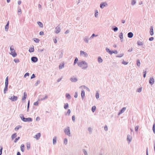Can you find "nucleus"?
Wrapping results in <instances>:
<instances>
[{"mask_svg":"<svg viewBox=\"0 0 155 155\" xmlns=\"http://www.w3.org/2000/svg\"><path fill=\"white\" fill-rule=\"evenodd\" d=\"M103 61V59H102L101 57H99L98 58V61L99 63H100L102 62Z\"/></svg>","mask_w":155,"mask_h":155,"instance_id":"26","label":"nucleus"},{"mask_svg":"<svg viewBox=\"0 0 155 155\" xmlns=\"http://www.w3.org/2000/svg\"><path fill=\"white\" fill-rule=\"evenodd\" d=\"M28 51L30 53L33 52L34 51V46H32V47L30 48Z\"/></svg>","mask_w":155,"mask_h":155,"instance_id":"20","label":"nucleus"},{"mask_svg":"<svg viewBox=\"0 0 155 155\" xmlns=\"http://www.w3.org/2000/svg\"><path fill=\"white\" fill-rule=\"evenodd\" d=\"M40 83V81L39 80H38L37 82L35 83V86H37Z\"/></svg>","mask_w":155,"mask_h":155,"instance_id":"56","label":"nucleus"},{"mask_svg":"<svg viewBox=\"0 0 155 155\" xmlns=\"http://www.w3.org/2000/svg\"><path fill=\"white\" fill-rule=\"evenodd\" d=\"M22 127V126L20 125H18L15 128V131H17L19 129V128H21Z\"/></svg>","mask_w":155,"mask_h":155,"instance_id":"33","label":"nucleus"},{"mask_svg":"<svg viewBox=\"0 0 155 155\" xmlns=\"http://www.w3.org/2000/svg\"><path fill=\"white\" fill-rule=\"evenodd\" d=\"M142 89V87H140L139 88L137 89V91L138 92L140 93Z\"/></svg>","mask_w":155,"mask_h":155,"instance_id":"41","label":"nucleus"},{"mask_svg":"<svg viewBox=\"0 0 155 155\" xmlns=\"http://www.w3.org/2000/svg\"><path fill=\"white\" fill-rule=\"evenodd\" d=\"M80 54L81 55L84 54V57H87L88 56L87 54V53H86L82 51H80Z\"/></svg>","mask_w":155,"mask_h":155,"instance_id":"12","label":"nucleus"},{"mask_svg":"<svg viewBox=\"0 0 155 155\" xmlns=\"http://www.w3.org/2000/svg\"><path fill=\"white\" fill-rule=\"evenodd\" d=\"M27 148L28 150H29L30 148V143L28 142L26 143Z\"/></svg>","mask_w":155,"mask_h":155,"instance_id":"27","label":"nucleus"},{"mask_svg":"<svg viewBox=\"0 0 155 155\" xmlns=\"http://www.w3.org/2000/svg\"><path fill=\"white\" fill-rule=\"evenodd\" d=\"M124 55V54L123 53V54H119L116 56L118 58H120L121 57H122Z\"/></svg>","mask_w":155,"mask_h":155,"instance_id":"54","label":"nucleus"},{"mask_svg":"<svg viewBox=\"0 0 155 155\" xmlns=\"http://www.w3.org/2000/svg\"><path fill=\"white\" fill-rule=\"evenodd\" d=\"M17 136L16 133H15L13 134L11 136L12 140H13Z\"/></svg>","mask_w":155,"mask_h":155,"instance_id":"24","label":"nucleus"},{"mask_svg":"<svg viewBox=\"0 0 155 155\" xmlns=\"http://www.w3.org/2000/svg\"><path fill=\"white\" fill-rule=\"evenodd\" d=\"M78 66L81 68L82 69H86L88 67V64L85 61H81L77 63Z\"/></svg>","mask_w":155,"mask_h":155,"instance_id":"1","label":"nucleus"},{"mask_svg":"<svg viewBox=\"0 0 155 155\" xmlns=\"http://www.w3.org/2000/svg\"><path fill=\"white\" fill-rule=\"evenodd\" d=\"M19 117L21 120L24 122H31L32 121V119L31 117L25 118L22 114H20Z\"/></svg>","mask_w":155,"mask_h":155,"instance_id":"2","label":"nucleus"},{"mask_svg":"<svg viewBox=\"0 0 155 155\" xmlns=\"http://www.w3.org/2000/svg\"><path fill=\"white\" fill-rule=\"evenodd\" d=\"M83 153L84 155H87V153L85 149L83 150Z\"/></svg>","mask_w":155,"mask_h":155,"instance_id":"48","label":"nucleus"},{"mask_svg":"<svg viewBox=\"0 0 155 155\" xmlns=\"http://www.w3.org/2000/svg\"><path fill=\"white\" fill-rule=\"evenodd\" d=\"M37 23L40 27H41V28L43 27V24L42 22H41L40 21H38L37 22Z\"/></svg>","mask_w":155,"mask_h":155,"instance_id":"29","label":"nucleus"},{"mask_svg":"<svg viewBox=\"0 0 155 155\" xmlns=\"http://www.w3.org/2000/svg\"><path fill=\"white\" fill-rule=\"evenodd\" d=\"M72 120H73V122H75V116H74V115H73L72 116Z\"/></svg>","mask_w":155,"mask_h":155,"instance_id":"61","label":"nucleus"},{"mask_svg":"<svg viewBox=\"0 0 155 155\" xmlns=\"http://www.w3.org/2000/svg\"><path fill=\"white\" fill-rule=\"evenodd\" d=\"M150 34L151 36H152L153 35V27L152 26H151L150 27Z\"/></svg>","mask_w":155,"mask_h":155,"instance_id":"15","label":"nucleus"},{"mask_svg":"<svg viewBox=\"0 0 155 155\" xmlns=\"http://www.w3.org/2000/svg\"><path fill=\"white\" fill-rule=\"evenodd\" d=\"M9 28V25H6L5 26V29L6 31H8Z\"/></svg>","mask_w":155,"mask_h":155,"instance_id":"42","label":"nucleus"},{"mask_svg":"<svg viewBox=\"0 0 155 155\" xmlns=\"http://www.w3.org/2000/svg\"><path fill=\"white\" fill-rule=\"evenodd\" d=\"M40 35H44V33L43 31H41L39 33Z\"/></svg>","mask_w":155,"mask_h":155,"instance_id":"64","label":"nucleus"},{"mask_svg":"<svg viewBox=\"0 0 155 155\" xmlns=\"http://www.w3.org/2000/svg\"><path fill=\"white\" fill-rule=\"evenodd\" d=\"M84 40L86 43H88L89 42V38L87 36H85L84 38Z\"/></svg>","mask_w":155,"mask_h":155,"instance_id":"22","label":"nucleus"},{"mask_svg":"<svg viewBox=\"0 0 155 155\" xmlns=\"http://www.w3.org/2000/svg\"><path fill=\"white\" fill-rule=\"evenodd\" d=\"M68 142V140L67 138H65L64 140V143L65 145H66Z\"/></svg>","mask_w":155,"mask_h":155,"instance_id":"52","label":"nucleus"},{"mask_svg":"<svg viewBox=\"0 0 155 155\" xmlns=\"http://www.w3.org/2000/svg\"><path fill=\"white\" fill-rule=\"evenodd\" d=\"M14 61L15 63H18L19 62V60L18 59H14Z\"/></svg>","mask_w":155,"mask_h":155,"instance_id":"49","label":"nucleus"},{"mask_svg":"<svg viewBox=\"0 0 155 155\" xmlns=\"http://www.w3.org/2000/svg\"><path fill=\"white\" fill-rule=\"evenodd\" d=\"M123 64H124V65H127L128 63V62H126L124 61V60L122 62V63Z\"/></svg>","mask_w":155,"mask_h":155,"instance_id":"53","label":"nucleus"},{"mask_svg":"<svg viewBox=\"0 0 155 155\" xmlns=\"http://www.w3.org/2000/svg\"><path fill=\"white\" fill-rule=\"evenodd\" d=\"M5 84H8V76H7V77H6V78L5 79Z\"/></svg>","mask_w":155,"mask_h":155,"instance_id":"37","label":"nucleus"},{"mask_svg":"<svg viewBox=\"0 0 155 155\" xmlns=\"http://www.w3.org/2000/svg\"><path fill=\"white\" fill-rule=\"evenodd\" d=\"M99 94L98 93V92L96 93V95H95V97L97 99H98L99 98Z\"/></svg>","mask_w":155,"mask_h":155,"instance_id":"50","label":"nucleus"},{"mask_svg":"<svg viewBox=\"0 0 155 155\" xmlns=\"http://www.w3.org/2000/svg\"><path fill=\"white\" fill-rule=\"evenodd\" d=\"M78 61V58L77 57L75 58L73 63V65H74L76 63H77Z\"/></svg>","mask_w":155,"mask_h":155,"instance_id":"31","label":"nucleus"},{"mask_svg":"<svg viewBox=\"0 0 155 155\" xmlns=\"http://www.w3.org/2000/svg\"><path fill=\"white\" fill-rule=\"evenodd\" d=\"M48 97V96L47 95H46L45 97H43V98H41L40 100L42 101V100H45V99L47 98Z\"/></svg>","mask_w":155,"mask_h":155,"instance_id":"58","label":"nucleus"},{"mask_svg":"<svg viewBox=\"0 0 155 155\" xmlns=\"http://www.w3.org/2000/svg\"><path fill=\"white\" fill-rule=\"evenodd\" d=\"M70 81L72 82H75L78 81V79L75 78L74 76H73L70 78Z\"/></svg>","mask_w":155,"mask_h":155,"instance_id":"6","label":"nucleus"},{"mask_svg":"<svg viewBox=\"0 0 155 155\" xmlns=\"http://www.w3.org/2000/svg\"><path fill=\"white\" fill-rule=\"evenodd\" d=\"M41 136V134L40 133L37 134L35 136L34 138H35L37 140L39 139Z\"/></svg>","mask_w":155,"mask_h":155,"instance_id":"14","label":"nucleus"},{"mask_svg":"<svg viewBox=\"0 0 155 155\" xmlns=\"http://www.w3.org/2000/svg\"><path fill=\"white\" fill-rule=\"evenodd\" d=\"M10 50L11 51H15L14 48V47L13 45H12L10 47Z\"/></svg>","mask_w":155,"mask_h":155,"instance_id":"45","label":"nucleus"},{"mask_svg":"<svg viewBox=\"0 0 155 155\" xmlns=\"http://www.w3.org/2000/svg\"><path fill=\"white\" fill-rule=\"evenodd\" d=\"M96 109V107L94 106L92 107L91 110L93 112H94Z\"/></svg>","mask_w":155,"mask_h":155,"instance_id":"38","label":"nucleus"},{"mask_svg":"<svg viewBox=\"0 0 155 155\" xmlns=\"http://www.w3.org/2000/svg\"><path fill=\"white\" fill-rule=\"evenodd\" d=\"M137 65L138 67L140 66V60L139 59H137Z\"/></svg>","mask_w":155,"mask_h":155,"instance_id":"36","label":"nucleus"},{"mask_svg":"<svg viewBox=\"0 0 155 155\" xmlns=\"http://www.w3.org/2000/svg\"><path fill=\"white\" fill-rule=\"evenodd\" d=\"M138 126H137L135 127V131H138Z\"/></svg>","mask_w":155,"mask_h":155,"instance_id":"63","label":"nucleus"},{"mask_svg":"<svg viewBox=\"0 0 155 155\" xmlns=\"http://www.w3.org/2000/svg\"><path fill=\"white\" fill-rule=\"evenodd\" d=\"M106 51L110 54H113L112 51L110 50V49L108 48H106Z\"/></svg>","mask_w":155,"mask_h":155,"instance_id":"23","label":"nucleus"},{"mask_svg":"<svg viewBox=\"0 0 155 155\" xmlns=\"http://www.w3.org/2000/svg\"><path fill=\"white\" fill-rule=\"evenodd\" d=\"M34 41H35V42L36 43H38L39 42V41H40V40L37 38H34Z\"/></svg>","mask_w":155,"mask_h":155,"instance_id":"35","label":"nucleus"},{"mask_svg":"<svg viewBox=\"0 0 155 155\" xmlns=\"http://www.w3.org/2000/svg\"><path fill=\"white\" fill-rule=\"evenodd\" d=\"M35 77L36 76H35V75L34 74H33L31 75V79H32L33 78H35Z\"/></svg>","mask_w":155,"mask_h":155,"instance_id":"59","label":"nucleus"},{"mask_svg":"<svg viewBox=\"0 0 155 155\" xmlns=\"http://www.w3.org/2000/svg\"><path fill=\"white\" fill-rule=\"evenodd\" d=\"M126 109V108L125 107H124L122 108L121 110L119 111V113H118V115H120L121 114H122V113H124V112L125 111Z\"/></svg>","mask_w":155,"mask_h":155,"instance_id":"9","label":"nucleus"},{"mask_svg":"<svg viewBox=\"0 0 155 155\" xmlns=\"http://www.w3.org/2000/svg\"><path fill=\"white\" fill-rule=\"evenodd\" d=\"M10 54H11L13 57H15L17 56V54L15 52V50L11 51Z\"/></svg>","mask_w":155,"mask_h":155,"instance_id":"11","label":"nucleus"},{"mask_svg":"<svg viewBox=\"0 0 155 155\" xmlns=\"http://www.w3.org/2000/svg\"><path fill=\"white\" fill-rule=\"evenodd\" d=\"M3 147L2 146H0V155H2V154Z\"/></svg>","mask_w":155,"mask_h":155,"instance_id":"51","label":"nucleus"},{"mask_svg":"<svg viewBox=\"0 0 155 155\" xmlns=\"http://www.w3.org/2000/svg\"><path fill=\"white\" fill-rule=\"evenodd\" d=\"M29 73L27 72L24 75V77L26 78V77L27 76H29Z\"/></svg>","mask_w":155,"mask_h":155,"instance_id":"57","label":"nucleus"},{"mask_svg":"<svg viewBox=\"0 0 155 155\" xmlns=\"http://www.w3.org/2000/svg\"><path fill=\"white\" fill-rule=\"evenodd\" d=\"M119 37L121 40V42H122L123 41V33L122 32L120 33L119 35Z\"/></svg>","mask_w":155,"mask_h":155,"instance_id":"21","label":"nucleus"},{"mask_svg":"<svg viewBox=\"0 0 155 155\" xmlns=\"http://www.w3.org/2000/svg\"><path fill=\"white\" fill-rule=\"evenodd\" d=\"M81 97L82 100L84 99V97L85 94V92L84 90H82L81 91Z\"/></svg>","mask_w":155,"mask_h":155,"instance_id":"13","label":"nucleus"},{"mask_svg":"<svg viewBox=\"0 0 155 155\" xmlns=\"http://www.w3.org/2000/svg\"><path fill=\"white\" fill-rule=\"evenodd\" d=\"M56 29L55 30V32L57 33L58 34L60 32V31L61 29L58 26L56 28Z\"/></svg>","mask_w":155,"mask_h":155,"instance_id":"17","label":"nucleus"},{"mask_svg":"<svg viewBox=\"0 0 155 155\" xmlns=\"http://www.w3.org/2000/svg\"><path fill=\"white\" fill-rule=\"evenodd\" d=\"M57 138L56 137H54L53 139V144H55L56 143Z\"/></svg>","mask_w":155,"mask_h":155,"instance_id":"32","label":"nucleus"},{"mask_svg":"<svg viewBox=\"0 0 155 155\" xmlns=\"http://www.w3.org/2000/svg\"><path fill=\"white\" fill-rule=\"evenodd\" d=\"M21 150L22 152H24V148L25 146L24 144H22L21 146Z\"/></svg>","mask_w":155,"mask_h":155,"instance_id":"28","label":"nucleus"},{"mask_svg":"<svg viewBox=\"0 0 155 155\" xmlns=\"http://www.w3.org/2000/svg\"><path fill=\"white\" fill-rule=\"evenodd\" d=\"M63 51L62 50H61L58 51V54L59 55V58H61L62 57L63 55Z\"/></svg>","mask_w":155,"mask_h":155,"instance_id":"16","label":"nucleus"},{"mask_svg":"<svg viewBox=\"0 0 155 155\" xmlns=\"http://www.w3.org/2000/svg\"><path fill=\"white\" fill-rule=\"evenodd\" d=\"M38 104V101H37L36 102H34V105L35 106H37Z\"/></svg>","mask_w":155,"mask_h":155,"instance_id":"62","label":"nucleus"},{"mask_svg":"<svg viewBox=\"0 0 155 155\" xmlns=\"http://www.w3.org/2000/svg\"><path fill=\"white\" fill-rule=\"evenodd\" d=\"M31 61L34 63H36L38 61V58L36 57L33 56L31 58Z\"/></svg>","mask_w":155,"mask_h":155,"instance_id":"5","label":"nucleus"},{"mask_svg":"<svg viewBox=\"0 0 155 155\" xmlns=\"http://www.w3.org/2000/svg\"><path fill=\"white\" fill-rule=\"evenodd\" d=\"M64 108L65 109H67L68 108V103H67L65 104L64 106Z\"/></svg>","mask_w":155,"mask_h":155,"instance_id":"55","label":"nucleus"},{"mask_svg":"<svg viewBox=\"0 0 155 155\" xmlns=\"http://www.w3.org/2000/svg\"><path fill=\"white\" fill-rule=\"evenodd\" d=\"M154 80L153 77L150 78L149 81V83L151 85H153L154 83Z\"/></svg>","mask_w":155,"mask_h":155,"instance_id":"8","label":"nucleus"},{"mask_svg":"<svg viewBox=\"0 0 155 155\" xmlns=\"http://www.w3.org/2000/svg\"><path fill=\"white\" fill-rule=\"evenodd\" d=\"M9 99L11 100L12 101H17L18 99V97L13 95L11 97L9 98Z\"/></svg>","mask_w":155,"mask_h":155,"instance_id":"3","label":"nucleus"},{"mask_svg":"<svg viewBox=\"0 0 155 155\" xmlns=\"http://www.w3.org/2000/svg\"><path fill=\"white\" fill-rule=\"evenodd\" d=\"M112 30H113L114 32H116L117 31L118 28L116 26H114L112 28Z\"/></svg>","mask_w":155,"mask_h":155,"instance_id":"25","label":"nucleus"},{"mask_svg":"<svg viewBox=\"0 0 155 155\" xmlns=\"http://www.w3.org/2000/svg\"><path fill=\"white\" fill-rule=\"evenodd\" d=\"M143 44V42H140L139 41H138L137 42V44L138 45H142Z\"/></svg>","mask_w":155,"mask_h":155,"instance_id":"40","label":"nucleus"},{"mask_svg":"<svg viewBox=\"0 0 155 155\" xmlns=\"http://www.w3.org/2000/svg\"><path fill=\"white\" fill-rule=\"evenodd\" d=\"M136 1L135 0H132L131 2V5H134L136 3Z\"/></svg>","mask_w":155,"mask_h":155,"instance_id":"43","label":"nucleus"},{"mask_svg":"<svg viewBox=\"0 0 155 155\" xmlns=\"http://www.w3.org/2000/svg\"><path fill=\"white\" fill-rule=\"evenodd\" d=\"M20 139V137H18L17 138H16L15 140H14V142L15 143H16L17 141Z\"/></svg>","mask_w":155,"mask_h":155,"instance_id":"44","label":"nucleus"},{"mask_svg":"<svg viewBox=\"0 0 155 155\" xmlns=\"http://www.w3.org/2000/svg\"><path fill=\"white\" fill-rule=\"evenodd\" d=\"M64 63H63L61 64H60L59 66V69H61L64 67Z\"/></svg>","mask_w":155,"mask_h":155,"instance_id":"30","label":"nucleus"},{"mask_svg":"<svg viewBox=\"0 0 155 155\" xmlns=\"http://www.w3.org/2000/svg\"><path fill=\"white\" fill-rule=\"evenodd\" d=\"M98 12L97 10H96L95 11V16L96 18L98 17Z\"/></svg>","mask_w":155,"mask_h":155,"instance_id":"34","label":"nucleus"},{"mask_svg":"<svg viewBox=\"0 0 155 155\" xmlns=\"http://www.w3.org/2000/svg\"><path fill=\"white\" fill-rule=\"evenodd\" d=\"M18 12L19 13H20V14H21V8L18 7Z\"/></svg>","mask_w":155,"mask_h":155,"instance_id":"60","label":"nucleus"},{"mask_svg":"<svg viewBox=\"0 0 155 155\" xmlns=\"http://www.w3.org/2000/svg\"><path fill=\"white\" fill-rule=\"evenodd\" d=\"M98 36V35H95V34L94 33L90 37V39H92V38H93L94 37H97V36Z\"/></svg>","mask_w":155,"mask_h":155,"instance_id":"39","label":"nucleus"},{"mask_svg":"<svg viewBox=\"0 0 155 155\" xmlns=\"http://www.w3.org/2000/svg\"><path fill=\"white\" fill-rule=\"evenodd\" d=\"M64 132L66 134L68 135V127H67L64 130Z\"/></svg>","mask_w":155,"mask_h":155,"instance_id":"46","label":"nucleus"},{"mask_svg":"<svg viewBox=\"0 0 155 155\" xmlns=\"http://www.w3.org/2000/svg\"><path fill=\"white\" fill-rule=\"evenodd\" d=\"M132 139V136L128 134L127 137V140L128 141V142L129 143L131 141Z\"/></svg>","mask_w":155,"mask_h":155,"instance_id":"7","label":"nucleus"},{"mask_svg":"<svg viewBox=\"0 0 155 155\" xmlns=\"http://www.w3.org/2000/svg\"><path fill=\"white\" fill-rule=\"evenodd\" d=\"M8 84H5V87L4 90V94H5L6 93V91L8 90Z\"/></svg>","mask_w":155,"mask_h":155,"instance_id":"10","label":"nucleus"},{"mask_svg":"<svg viewBox=\"0 0 155 155\" xmlns=\"http://www.w3.org/2000/svg\"><path fill=\"white\" fill-rule=\"evenodd\" d=\"M27 97V94L26 92H24V95L22 98V100L24 101L25 100L26 98Z\"/></svg>","mask_w":155,"mask_h":155,"instance_id":"18","label":"nucleus"},{"mask_svg":"<svg viewBox=\"0 0 155 155\" xmlns=\"http://www.w3.org/2000/svg\"><path fill=\"white\" fill-rule=\"evenodd\" d=\"M107 4L106 2H103L101 3L100 5V8L103 9L104 7L107 6Z\"/></svg>","mask_w":155,"mask_h":155,"instance_id":"4","label":"nucleus"},{"mask_svg":"<svg viewBox=\"0 0 155 155\" xmlns=\"http://www.w3.org/2000/svg\"><path fill=\"white\" fill-rule=\"evenodd\" d=\"M147 70V69H146V70L145 71H143V77L144 78H145L146 77V73H147V71H146Z\"/></svg>","mask_w":155,"mask_h":155,"instance_id":"47","label":"nucleus"},{"mask_svg":"<svg viewBox=\"0 0 155 155\" xmlns=\"http://www.w3.org/2000/svg\"><path fill=\"white\" fill-rule=\"evenodd\" d=\"M133 36V34L132 32H129L127 34V36L128 38H131Z\"/></svg>","mask_w":155,"mask_h":155,"instance_id":"19","label":"nucleus"}]
</instances>
